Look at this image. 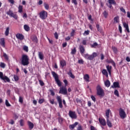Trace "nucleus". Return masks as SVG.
<instances>
[{
    "mask_svg": "<svg viewBox=\"0 0 130 130\" xmlns=\"http://www.w3.org/2000/svg\"><path fill=\"white\" fill-rule=\"evenodd\" d=\"M21 64L24 66L29 64V57L28 55H22L21 57Z\"/></svg>",
    "mask_w": 130,
    "mask_h": 130,
    "instance_id": "1",
    "label": "nucleus"
},
{
    "mask_svg": "<svg viewBox=\"0 0 130 130\" xmlns=\"http://www.w3.org/2000/svg\"><path fill=\"white\" fill-rule=\"evenodd\" d=\"M51 74L58 86L59 87H61V82L58 79V75H57V74H56L54 71H52Z\"/></svg>",
    "mask_w": 130,
    "mask_h": 130,
    "instance_id": "2",
    "label": "nucleus"
},
{
    "mask_svg": "<svg viewBox=\"0 0 130 130\" xmlns=\"http://www.w3.org/2000/svg\"><path fill=\"white\" fill-rule=\"evenodd\" d=\"M97 95L100 96L101 97H103L104 96V91L103 89L101 88L100 85H98L96 87Z\"/></svg>",
    "mask_w": 130,
    "mask_h": 130,
    "instance_id": "3",
    "label": "nucleus"
},
{
    "mask_svg": "<svg viewBox=\"0 0 130 130\" xmlns=\"http://www.w3.org/2000/svg\"><path fill=\"white\" fill-rule=\"evenodd\" d=\"M119 114L121 118H122L123 119L126 117V114L125 113L124 110L122 108L119 109Z\"/></svg>",
    "mask_w": 130,
    "mask_h": 130,
    "instance_id": "4",
    "label": "nucleus"
},
{
    "mask_svg": "<svg viewBox=\"0 0 130 130\" xmlns=\"http://www.w3.org/2000/svg\"><path fill=\"white\" fill-rule=\"evenodd\" d=\"M40 18L42 19V20H45L47 18L48 14L47 12L45 11H41L40 14Z\"/></svg>",
    "mask_w": 130,
    "mask_h": 130,
    "instance_id": "5",
    "label": "nucleus"
},
{
    "mask_svg": "<svg viewBox=\"0 0 130 130\" xmlns=\"http://www.w3.org/2000/svg\"><path fill=\"white\" fill-rule=\"evenodd\" d=\"M59 93L60 94H62L63 95H68V89H67V86L61 87Z\"/></svg>",
    "mask_w": 130,
    "mask_h": 130,
    "instance_id": "6",
    "label": "nucleus"
},
{
    "mask_svg": "<svg viewBox=\"0 0 130 130\" xmlns=\"http://www.w3.org/2000/svg\"><path fill=\"white\" fill-rule=\"evenodd\" d=\"M69 115L71 118L72 119H76L77 118V114L76 113V112L72 111L71 110L69 111Z\"/></svg>",
    "mask_w": 130,
    "mask_h": 130,
    "instance_id": "7",
    "label": "nucleus"
},
{
    "mask_svg": "<svg viewBox=\"0 0 130 130\" xmlns=\"http://www.w3.org/2000/svg\"><path fill=\"white\" fill-rule=\"evenodd\" d=\"M7 14L8 15V16H10V17L14 18V19H15V20L18 19V15H17V14L15 13H13V11H12L11 10L7 12Z\"/></svg>",
    "mask_w": 130,
    "mask_h": 130,
    "instance_id": "8",
    "label": "nucleus"
},
{
    "mask_svg": "<svg viewBox=\"0 0 130 130\" xmlns=\"http://www.w3.org/2000/svg\"><path fill=\"white\" fill-rule=\"evenodd\" d=\"M56 99L59 103V107L60 108H62L63 106H62V101L61 100V97L58 95L56 97Z\"/></svg>",
    "mask_w": 130,
    "mask_h": 130,
    "instance_id": "9",
    "label": "nucleus"
},
{
    "mask_svg": "<svg viewBox=\"0 0 130 130\" xmlns=\"http://www.w3.org/2000/svg\"><path fill=\"white\" fill-rule=\"evenodd\" d=\"M99 121L102 124V125H103L104 126H105L106 125V121H105V119H102L100 118L99 119Z\"/></svg>",
    "mask_w": 130,
    "mask_h": 130,
    "instance_id": "10",
    "label": "nucleus"
},
{
    "mask_svg": "<svg viewBox=\"0 0 130 130\" xmlns=\"http://www.w3.org/2000/svg\"><path fill=\"white\" fill-rule=\"evenodd\" d=\"M119 83L118 82H114L112 85H111V88H119Z\"/></svg>",
    "mask_w": 130,
    "mask_h": 130,
    "instance_id": "11",
    "label": "nucleus"
},
{
    "mask_svg": "<svg viewBox=\"0 0 130 130\" xmlns=\"http://www.w3.org/2000/svg\"><path fill=\"white\" fill-rule=\"evenodd\" d=\"M16 38H17V39H19V40H23V39H24V36H23V35L21 34H16Z\"/></svg>",
    "mask_w": 130,
    "mask_h": 130,
    "instance_id": "12",
    "label": "nucleus"
},
{
    "mask_svg": "<svg viewBox=\"0 0 130 130\" xmlns=\"http://www.w3.org/2000/svg\"><path fill=\"white\" fill-rule=\"evenodd\" d=\"M79 50L81 55L84 54V52H85V48H84V46H83V45H79Z\"/></svg>",
    "mask_w": 130,
    "mask_h": 130,
    "instance_id": "13",
    "label": "nucleus"
},
{
    "mask_svg": "<svg viewBox=\"0 0 130 130\" xmlns=\"http://www.w3.org/2000/svg\"><path fill=\"white\" fill-rule=\"evenodd\" d=\"M79 124V122H75L74 124L70 125L69 127L71 129H74V128H75V127Z\"/></svg>",
    "mask_w": 130,
    "mask_h": 130,
    "instance_id": "14",
    "label": "nucleus"
},
{
    "mask_svg": "<svg viewBox=\"0 0 130 130\" xmlns=\"http://www.w3.org/2000/svg\"><path fill=\"white\" fill-rule=\"evenodd\" d=\"M106 69H107L110 76H111V70H112V66L108 65L106 66Z\"/></svg>",
    "mask_w": 130,
    "mask_h": 130,
    "instance_id": "15",
    "label": "nucleus"
},
{
    "mask_svg": "<svg viewBox=\"0 0 130 130\" xmlns=\"http://www.w3.org/2000/svg\"><path fill=\"white\" fill-rule=\"evenodd\" d=\"M1 80H3V81H6V82H8V83H10L11 82V80H10V78L6 76H3Z\"/></svg>",
    "mask_w": 130,
    "mask_h": 130,
    "instance_id": "16",
    "label": "nucleus"
},
{
    "mask_svg": "<svg viewBox=\"0 0 130 130\" xmlns=\"http://www.w3.org/2000/svg\"><path fill=\"white\" fill-rule=\"evenodd\" d=\"M107 62L108 63H112V66H113V67H115L116 64H115V62H114V61H113V60H112V59H110L109 60H107Z\"/></svg>",
    "mask_w": 130,
    "mask_h": 130,
    "instance_id": "17",
    "label": "nucleus"
},
{
    "mask_svg": "<svg viewBox=\"0 0 130 130\" xmlns=\"http://www.w3.org/2000/svg\"><path fill=\"white\" fill-rule=\"evenodd\" d=\"M60 65L61 66V68H63V67H66L67 66V63L66 62V60H62L60 61Z\"/></svg>",
    "mask_w": 130,
    "mask_h": 130,
    "instance_id": "18",
    "label": "nucleus"
},
{
    "mask_svg": "<svg viewBox=\"0 0 130 130\" xmlns=\"http://www.w3.org/2000/svg\"><path fill=\"white\" fill-rule=\"evenodd\" d=\"M38 55L40 59L41 60H43V59H44V56H43V53L42 52H39Z\"/></svg>",
    "mask_w": 130,
    "mask_h": 130,
    "instance_id": "19",
    "label": "nucleus"
},
{
    "mask_svg": "<svg viewBox=\"0 0 130 130\" xmlns=\"http://www.w3.org/2000/svg\"><path fill=\"white\" fill-rule=\"evenodd\" d=\"M0 44L3 47L5 46V38L1 39Z\"/></svg>",
    "mask_w": 130,
    "mask_h": 130,
    "instance_id": "20",
    "label": "nucleus"
},
{
    "mask_svg": "<svg viewBox=\"0 0 130 130\" xmlns=\"http://www.w3.org/2000/svg\"><path fill=\"white\" fill-rule=\"evenodd\" d=\"M68 75H69V76L70 77V78H72V79H75V75L73 74L72 70L69 71V72L68 73Z\"/></svg>",
    "mask_w": 130,
    "mask_h": 130,
    "instance_id": "21",
    "label": "nucleus"
},
{
    "mask_svg": "<svg viewBox=\"0 0 130 130\" xmlns=\"http://www.w3.org/2000/svg\"><path fill=\"white\" fill-rule=\"evenodd\" d=\"M83 79L86 81V82H89V79H90V76L89 75L86 74L84 76Z\"/></svg>",
    "mask_w": 130,
    "mask_h": 130,
    "instance_id": "22",
    "label": "nucleus"
},
{
    "mask_svg": "<svg viewBox=\"0 0 130 130\" xmlns=\"http://www.w3.org/2000/svg\"><path fill=\"white\" fill-rule=\"evenodd\" d=\"M28 126L30 128V129H32L33 127H34V124L32 123V122L28 121Z\"/></svg>",
    "mask_w": 130,
    "mask_h": 130,
    "instance_id": "23",
    "label": "nucleus"
},
{
    "mask_svg": "<svg viewBox=\"0 0 130 130\" xmlns=\"http://www.w3.org/2000/svg\"><path fill=\"white\" fill-rule=\"evenodd\" d=\"M107 124L109 127H112V123L109 120V119H107Z\"/></svg>",
    "mask_w": 130,
    "mask_h": 130,
    "instance_id": "24",
    "label": "nucleus"
},
{
    "mask_svg": "<svg viewBox=\"0 0 130 130\" xmlns=\"http://www.w3.org/2000/svg\"><path fill=\"white\" fill-rule=\"evenodd\" d=\"M102 74L104 75V76H106L107 78H108V72H107V71L106 69H103L102 71Z\"/></svg>",
    "mask_w": 130,
    "mask_h": 130,
    "instance_id": "25",
    "label": "nucleus"
},
{
    "mask_svg": "<svg viewBox=\"0 0 130 130\" xmlns=\"http://www.w3.org/2000/svg\"><path fill=\"white\" fill-rule=\"evenodd\" d=\"M109 113H110V110L108 109L106 111V119H109Z\"/></svg>",
    "mask_w": 130,
    "mask_h": 130,
    "instance_id": "26",
    "label": "nucleus"
},
{
    "mask_svg": "<svg viewBox=\"0 0 130 130\" xmlns=\"http://www.w3.org/2000/svg\"><path fill=\"white\" fill-rule=\"evenodd\" d=\"M105 85L106 87H107V88H109V87H110V81L109 80H106L105 82Z\"/></svg>",
    "mask_w": 130,
    "mask_h": 130,
    "instance_id": "27",
    "label": "nucleus"
},
{
    "mask_svg": "<svg viewBox=\"0 0 130 130\" xmlns=\"http://www.w3.org/2000/svg\"><path fill=\"white\" fill-rule=\"evenodd\" d=\"M9 33H10V27H8L6 28V29L5 32V34L6 36H8Z\"/></svg>",
    "mask_w": 130,
    "mask_h": 130,
    "instance_id": "28",
    "label": "nucleus"
},
{
    "mask_svg": "<svg viewBox=\"0 0 130 130\" xmlns=\"http://www.w3.org/2000/svg\"><path fill=\"white\" fill-rule=\"evenodd\" d=\"M119 22V17L116 16L114 18V23H118Z\"/></svg>",
    "mask_w": 130,
    "mask_h": 130,
    "instance_id": "29",
    "label": "nucleus"
},
{
    "mask_svg": "<svg viewBox=\"0 0 130 130\" xmlns=\"http://www.w3.org/2000/svg\"><path fill=\"white\" fill-rule=\"evenodd\" d=\"M18 13H23V6L19 5L18 7Z\"/></svg>",
    "mask_w": 130,
    "mask_h": 130,
    "instance_id": "30",
    "label": "nucleus"
},
{
    "mask_svg": "<svg viewBox=\"0 0 130 130\" xmlns=\"http://www.w3.org/2000/svg\"><path fill=\"white\" fill-rule=\"evenodd\" d=\"M32 41L34 42H35L36 43H38V39H37V37H36V36H34L32 37Z\"/></svg>",
    "mask_w": 130,
    "mask_h": 130,
    "instance_id": "31",
    "label": "nucleus"
},
{
    "mask_svg": "<svg viewBox=\"0 0 130 130\" xmlns=\"http://www.w3.org/2000/svg\"><path fill=\"white\" fill-rule=\"evenodd\" d=\"M24 30H25V31H27L28 32V31L30 30V27L28 25H27V24H25L24 25Z\"/></svg>",
    "mask_w": 130,
    "mask_h": 130,
    "instance_id": "32",
    "label": "nucleus"
},
{
    "mask_svg": "<svg viewBox=\"0 0 130 130\" xmlns=\"http://www.w3.org/2000/svg\"><path fill=\"white\" fill-rule=\"evenodd\" d=\"M82 56H83V57H84V58H85V59H89V54L86 53V54H83V55H82Z\"/></svg>",
    "mask_w": 130,
    "mask_h": 130,
    "instance_id": "33",
    "label": "nucleus"
},
{
    "mask_svg": "<svg viewBox=\"0 0 130 130\" xmlns=\"http://www.w3.org/2000/svg\"><path fill=\"white\" fill-rule=\"evenodd\" d=\"M112 50H113V52L115 54L118 52V50H117V48L115 47H112Z\"/></svg>",
    "mask_w": 130,
    "mask_h": 130,
    "instance_id": "34",
    "label": "nucleus"
},
{
    "mask_svg": "<svg viewBox=\"0 0 130 130\" xmlns=\"http://www.w3.org/2000/svg\"><path fill=\"white\" fill-rule=\"evenodd\" d=\"M44 6L46 10H49V5L48 4L44 3Z\"/></svg>",
    "mask_w": 130,
    "mask_h": 130,
    "instance_id": "35",
    "label": "nucleus"
},
{
    "mask_svg": "<svg viewBox=\"0 0 130 130\" xmlns=\"http://www.w3.org/2000/svg\"><path fill=\"white\" fill-rule=\"evenodd\" d=\"M89 34H90V30H85L83 33L84 36H86V35H89Z\"/></svg>",
    "mask_w": 130,
    "mask_h": 130,
    "instance_id": "36",
    "label": "nucleus"
},
{
    "mask_svg": "<svg viewBox=\"0 0 130 130\" xmlns=\"http://www.w3.org/2000/svg\"><path fill=\"white\" fill-rule=\"evenodd\" d=\"M23 48V50H24V51H26V52H28V51H29V49L28 48V46H24Z\"/></svg>",
    "mask_w": 130,
    "mask_h": 130,
    "instance_id": "37",
    "label": "nucleus"
},
{
    "mask_svg": "<svg viewBox=\"0 0 130 130\" xmlns=\"http://www.w3.org/2000/svg\"><path fill=\"white\" fill-rule=\"evenodd\" d=\"M76 52H77V50L76 49V48H74V49H72L71 54H76Z\"/></svg>",
    "mask_w": 130,
    "mask_h": 130,
    "instance_id": "38",
    "label": "nucleus"
},
{
    "mask_svg": "<svg viewBox=\"0 0 130 130\" xmlns=\"http://www.w3.org/2000/svg\"><path fill=\"white\" fill-rule=\"evenodd\" d=\"M5 104L6 106H7V107H11V104H10V103H9V101H8V100H6Z\"/></svg>",
    "mask_w": 130,
    "mask_h": 130,
    "instance_id": "39",
    "label": "nucleus"
},
{
    "mask_svg": "<svg viewBox=\"0 0 130 130\" xmlns=\"http://www.w3.org/2000/svg\"><path fill=\"white\" fill-rule=\"evenodd\" d=\"M114 95H115L116 96H117V97H119V93H118V90H115L114 91Z\"/></svg>",
    "mask_w": 130,
    "mask_h": 130,
    "instance_id": "40",
    "label": "nucleus"
},
{
    "mask_svg": "<svg viewBox=\"0 0 130 130\" xmlns=\"http://www.w3.org/2000/svg\"><path fill=\"white\" fill-rule=\"evenodd\" d=\"M103 15H104L105 18H107V17L108 16V13H107V12H106V11H104L103 12Z\"/></svg>",
    "mask_w": 130,
    "mask_h": 130,
    "instance_id": "41",
    "label": "nucleus"
},
{
    "mask_svg": "<svg viewBox=\"0 0 130 130\" xmlns=\"http://www.w3.org/2000/svg\"><path fill=\"white\" fill-rule=\"evenodd\" d=\"M109 4H111L112 5H115V1L114 0H108Z\"/></svg>",
    "mask_w": 130,
    "mask_h": 130,
    "instance_id": "42",
    "label": "nucleus"
},
{
    "mask_svg": "<svg viewBox=\"0 0 130 130\" xmlns=\"http://www.w3.org/2000/svg\"><path fill=\"white\" fill-rule=\"evenodd\" d=\"M0 67L3 69H5V68H6V64L4 62H1L0 64Z\"/></svg>",
    "mask_w": 130,
    "mask_h": 130,
    "instance_id": "43",
    "label": "nucleus"
},
{
    "mask_svg": "<svg viewBox=\"0 0 130 130\" xmlns=\"http://www.w3.org/2000/svg\"><path fill=\"white\" fill-rule=\"evenodd\" d=\"M78 62L80 64H84V60H83L82 59H79L78 60Z\"/></svg>",
    "mask_w": 130,
    "mask_h": 130,
    "instance_id": "44",
    "label": "nucleus"
},
{
    "mask_svg": "<svg viewBox=\"0 0 130 130\" xmlns=\"http://www.w3.org/2000/svg\"><path fill=\"white\" fill-rule=\"evenodd\" d=\"M13 78H14V80L15 81V82H17V81H19V77H18V76L14 75Z\"/></svg>",
    "mask_w": 130,
    "mask_h": 130,
    "instance_id": "45",
    "label": "nucleus"
},
{
    "mask_svg": "<svg viewBox=\"0 0 130 130\" xmlns=\"http://www.w3.org/2000/svg\"><path fill=\"white\" fill-rule=\"evenodd\" d=\"M43 102H44V99H41L38 101V103L39 104H42V103H43Z\"/></svg>",
    "mask_w": 130,
    "mask_h": 130,
    "instance_id": "46",
    "label": "nucleus"
},
{
    "mask_svg": "<svg viewBox=\"0 0 130 130\" xmlns=\"http://www.w3.org/2000/svg\"><path fill=\"white\" fill-rule=\"evenodd\" d=\"M39 82L41 86H44L45 84H44V82H43V81L41 80H39Z\"/></svg>",
    "mask_w": 130,
    "mask_h": 130,
    "instance_id": "47",
    "label": "nucleus"
},
{
    "mask_svg": "<svg viewBox=\"0 0 130 130\" xmlns=\"http://www.w3.org/2000/svg\"><path fill=\"white\" fill-rule=\"evenodd\" d=\"M20 124L21 126H23V125H24V120L21 119L20 120Z\"/></svg>",
    "mask_w": 130,
    "mask_h": 130,
    "instance_id": "48",
    "label": "nucleus"
},
{
    "mask_svg": "<svg viewBox=\"0 0 130 130\" xmlns=\"http://www.w3.org/2000/svg\"><path fill=\"white\" fill-rule=\"evenodd\" d=\"M54 35L55 39H58V34H57V32H55Z\"/></svg>",
    "mask_w": 130,
    "mask_h": 130,
    "instance_id": "49",
    "label": "nucleus"
},
{
    "mask_svg": "<svg viewBox=\"0 0 130 130\" xmlns=\"http://www.w3.org/2000/svg\"><path fill=\"white\" fill-rule=\"evenodd\" d=\"M92 59H94L93 56L92 55H89L88 57V60H92Z\"/></svg>",
    "mask_w": 130,
    "mask_h": 130,
    "instance_id": "50",
    "label": "nucleus"
},
{
    "mask_svg": "<svg viewBox=\"0 0 130 130\" xmlns=\"http://www.w3.org/2000/svg\"><path fill=\"white\" fill-rule=\"evenodd\" d=\"M49 101L51 104H52V105L54 104V99H50Z\"/></svg>",
    "mask_w": 130,
    "mask_h": 130,
    "instance_id": "51",
    "label": "nucleus"
},
{
    "mask_svg": "<svg viewBox=\"0 0 130 130\" xmlns=\"http://www.w3.org/2000/svg\"><path fill=\"white\" fill-rule=\"evenodd\" d=\"M123 26L125 28H127L128 27V24H127L125 22H123Z\"/></svg>",
    "mask_w": 130,
    "mask_h": 130,
    "instance_id": "52",
    "label": "nucleus"
},
{
    "mask_svg": "<svg viewBox=\"0 0 130 130\" xmlns=\"http://www.w3.org/2000/svg\"><path fill=\"white\" fill-rule=\"evenodd\" d=\"M91 98L92 100L93 101V102H96V98H95V96H94V95H91Z\"/></svg>",
    "mask_w": 130,
    "mask_h": 130,
    "instance_id": "53",
    "label": "nucleus"
},
{
    "mask_svg": "<svg viewBox=\"0 0 130 130\" xmlns=\"http://www.w3.org/2000/svg\"><path fill=\"white\" fill-rule=\"evenodd\" d=\"M91 55L93 58L94 57H96V56H97V55H98L97 53H96V52H93Z\"/></svg>",
    "mask_w": 130,
    "mask_h": 130,
    "instance_id": "54",
    "label": "nucleus"
},
{
    "mask_svg": "<svg viewBox=\"0 0 130 130\" xmlns=\"http://www.w3.org/2000/svg\"><path fill=\"white\" fill-rule=\"evenodd\" d=\"M4 56L5 57V59H7V60H9V57L8 56V55H7V54L4 53Z\"/></svg>",
    "mask_w": 130,
    "mask_h": 130,
    "instance_id": "55",
    "label": "nucleus"
},
{
    "mask_svg": "<svg viewBox=\"0 0 130 130\" xmlns=\"http://www.w3.org/2000/svg\"><path fill=\"white\" fill-rule=\"evenodd\" d=\"M19 102H20V103H23V98L22 97L19 96Z\"/></svg>",
    "mask_w": 130,
    "mask_h": 130,
    "instance_id": "56",
    "label": "nucleus"
},
{
    "mask_svg": "<svg viewBox=\"0 0 130 130\" xmlns=\"http://www.w3.org/2000/svg\"><path fill=\"white\" fill-rule=\"evenodd\" d=\"M47 39L50 44H53V41L52 40H50L48 38H47Z\"/></svg>",
    "mask_w": 130,
    "mask_h": 130,
    "instance_id": "57",
    "label": "nucleus"
},
{
    "mask_svg": "<svg viewBox=\"0 0 130 130\" xmlns=\"http://www.w3.org/2000/svg\"><path fill=\"white\" fill-rule=\"evenodd\" d=\"M82 44L83 45H87V40H84L82 41Z\"/></svg>",
    "mask_w": 130,
    "mask_h": 130,
    "instance_id": "58",
    "label": "nucleus"
},
{
    "mask_svg": "<svg viewBox=\"0 0 130 130\" xmlns=\"http://www.w3.org/2000/svg\"><path fill=\"white\" fill-rule=\"evenodd\" d=\"M120 11H121L122 13H124V14H126V12L125 11V10L123 9V8H120Z\"/></svg>",
    "mask_w": 130,
    "mask_h": 130,
    "instance_id": "59",
    "label": "nucleus"
},
{
    "mask_svg": "<svg viewBox=\"0 0 130 130\" xmlns=\"http://www.w3.org/2000/svg\"><path fill=\"white\" fill-rule=\"evenodd\" d=\"M98 44L97 43H94L92 45H91V47H95V46H98Z\"/></svg>",
    "mask_w": 130,
    "mask_h": 130,
    "instance_id": "60",
    "label": "nucleus"
},
{
    "mask_svg": "<svg viewBox=\"0 0 130 130\" xmlns=\"http://www.w3.org/2000/svg\"><path fill=\"white\" fill-rule=\"evenodd\" d=\"M72 4H74V5H78V2H77V0H72Z\"/></svg>",
    "mask_w": 130,
    "mask_h": 130,
    "instance_id": "61",
    "label": "nucleus"
},
{
    "mask_svg": "<svg viewBox=\"0 0 130 130\" xmlns=\"http://www.w3.org/2000/svg\"><path fill=\"white\" fill-rule=\"evenodd\" d=\"M77 130H83V129L82 128V125L79 124Z\"/></svg>",
    "mask_w": 130,
    "mask_h": 130,
    "instance_id": "62",
    "label": "nucleus"
},
{
    "mask_svg": "<svg viewBox=\"0 0 130 130\" xmlns=\"http://www.w3.org/2000/svg\"><path fill=\"white\" fill-rule=\"evenodd\" d=\"M76 102L77 103H82V101L79 99H76Z\"/></svg>",
    "mask_w": 130,
    "mask_h": 130,
    "instance_id": "63",
    "label": "nucleus"
},
{
    "mask_svg": "<svg viewBox=\"0 0 130 130\" xmlns=\"http://www.w3.org/2000/svg\"><path fill=\"white\" fill-rule=\"evenodd\" d=\"M90 130H97V128H95V127H94V126H91Z\"/></svg>",
    "mask_w": 130,
    "mask_h": 130,
    "instance_id": "64",
    "label": "nucleus"
}]
</instances>
